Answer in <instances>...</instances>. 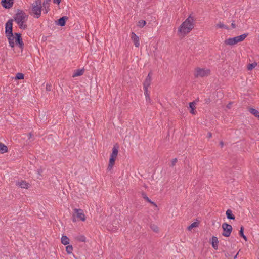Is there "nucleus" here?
<instances>
[{
	"instance_id": "obj_1",
	"label": "nucleus",
	"mask_w": 259,
	"mask_h": 259,
	"mask_svg": "<svg viewBox=\"0 0 259 259\" xmlns=\"http://www.w3.org/2000/svg\"><path fill=\"white\" fill-rule=\"evenodd\" d=\"M194 21L193 17L190 15L180 26L179 32L184 34L190 32L194 27Z\"/></svg>"
},
{
	"instance_id": "obj_2",
	"label": "nucleus",
	"mask_w": 259,
	"mask_h": 259,
	"mask_svg": "<svg viewBox=\"0 0 259 259\" xmlns=\"http://www.w3.org/2000/svg\"><path fill=\"white\" fill-rule=\"evenodd\" d=\"M5 33L7 37L10 46L14 47V37L13 33V19H9L5 25Z\"/></svg>"
},
{
	"instance_id": "obj_3",
	"label": "nucleus",
	"mask_w": 259,
	"mask_h": 259,
	"mask_svg": "<svg viewBox=\"0 0 259 259\" xmlns=\"http://www.w3.org/2000/svg\"><path fill=\"white\" fill-rule=\"evenodd\" d=\"M248 34L244 33L241 35L232 38H229L224 41V43L227 45L232 46L239 42H241L247 36Z\"/></svg>"
},
{
	"instance_id": "obj_4",
	"label": "nucleus",
	"mask_w": 259,
	"mask_h": 259,
	"mask_svg": "<svg viewBox=\"0 0 259 259\" xmlns=\"http://www.w3.org/2000/svg\"><path fill=\"white\" fill-rule=\"evenodd\" d=\"M28 16L22 10H19L14 17V20L17 24L25 22Z\"/></svg>"
},
{
	"instance_id": "obj_5",
	"label": "nucleus",
	"mask_w": 259,
	"mask_h": 259,
	"mask_svg": "<svg viewBox=\"0 0 259 259\" xmlns=\"http://www.w3.org/2000/svg\"><path fill=\"white\" fill-rule=\"evenodd\" d=\"M41 2L35 1L32 4V12L37 18H38L41 15Z\"/></svg>"
},
{
	"instance_id": "obj_6",
	"label": "nucleus",
	"mask_w": 259,
	"mask_h": 259,
	"mask_svg": "<svg viewBox=\"0 0 259 259\" xmlns=\"http://www.w3.org/2000/svg\"><path fill=\"white\" fill-rule=\"evenodd\" d=\"M210 73V69L198 67L195 69L194 76L196 78L203 77L209 75Z\"/></svg>"
},
{
	"instance_id": "obj_7",
	"label": "nucleus",
	"mask_w": 259,
	"mask_h": 259,
	"mask_svg": "<svg viewBox=\"0 0 259 259\" xmlns=\"http://www.w3.org/2000/svg\"><path fill=\"white\" fill-rule=\"evenodd\" d=\"M222 227L223 230L222 235L225 237L230 236L232 231V226L226 223H224L222 224Z\"/></svg>"
},
{
	"instance_id": "obj_8",
	"label": "nucleus",
	"mask_w": 259,
	"mask_h": 259,
	"mask_svg": "<svg viewBox=\"0 0 259 259\" xmlns=\"http://www.w3.org/2000/svg\"><path fill=\"white\" fill-rule=\"evenodd\" d=\"M73 215L76 216L77 218L79 219L82 221L85 220V215L83 210L81 209L74 208Z\"/></svg>"
},
{
	"instance_id": "obj_9",
	"label": "nucleus",
	"mask_w": 259,
	"mask_h": 259,
	"mask_svg": "<svg viewBox=\"0 0 259 259\" xmlns=\"http://www.w3.org/2000/svg\"><path fill=\"white\" fill-rule=\"evenodd\" d=\"M15 35L16 37H14V39H15L16 44L19 45L20 49H23L24 48V43L21 37V34L19 33H15Z\"/></svg>"
},
{
	"instance_id": "obj_10",
	"label": "nucleus",
	"mask_w": 259,
	"mask_h": 259,
	"mask_svg": "<svg viewBox=\"0 0 259 259\" xmlns=\"http://www.w3.org/2000/svg\"><path fill=\"white\" fill-rule=\"evenodd\" d=\"M14 0H2L1 2L2 5L6 9H9L11 8L14 4Z\"/></svg>"
},
{
	"instance_id": "obj_11",
	"label": "nucleus",
	"mask_w": 259,
	"mask_h": 259,
	"mask_svg": "<svg viewBox=\"0 0 259 259\" xmlns=\"http://www.w3.org/2000/svg\"><path fill=\"white\" fill-rule=\"evenodd\" d=\"M152 73L150 72L148 73L145 80L143 83V88H148L151 82Z\"/></svg>"
},
{
	"instance_id": "obj_12",
	"label": "nucleus",
	"mask_w": 259,
	"mask_h": 259,
	"mask_svg": "<svg viewBox=\"0 0 259 259\" xmlns=\"http://www.w3.org/2000/svg\"><path fill=\"white\" fill-rule=\"evenodd\" d=\"M131 39L135 47H138L140 45L139 37L134 32L131 33Z\"/></svg>"
},
{
	"instance_id": "obj_13",
	"label": "nucleus",
	"mask_w": 259,
	"mask_h": 259,
	"mask_svg": "<svg viewBox=\"0 0 259 259\" xmlns=\"http://www.w3.org/2000/svg\"><path fill=\"white\" fill-rule=\"evenodd\" d=\"M67 19L68 17L67 16L62 17L57 20L56 24L60 26H64Z\"/></svg>"
},
{
	"instance_id": "obj_14",
	"label": "nucleus",
	"mask_w": 259,
	"mask_h": 259,
	"mask_svg": "<svg viewBox=\"0 0 259 259\" xmlns=\"http://www.w3.org/2000/svg\"><path fill=\"white\" fill-rule=\"evenodd\" d=\"M16 185L22 188L25 189H28L29 186V184L25 181H18L16 182Z\"/></svg>"
},
{
	"instance_id": "obj_15",
	"label": "nucleus",
	"mask_w": 259,
	"mask_h": 259,
	"mask_svg": "<svg viewBox=\"0 0 259 259\" xmlns=\"http://www.w3.org/2000/svg\"><path fill=\"white\" fill-rule=\"evenodd\" d=\"M115 160H116V158L110 157V159H109L108 166L107 167L108 171H109L112 169L113 167L115 164Z\"/></svg>"
},
{
	"instance_id": "obj_16",
	"label": "nucleus",
	"mask_w": 259,
	"mask_h": 259,
	"mask_svg": "<svg viewBox=\"0 0 259 259\" xmlns=\"http://www.w3.org/2000/svg\"><path fill=\"white\" fill-rule=\"evenodd\" d=\"M119 146L117 145L114 146L112 149V152L110 155V157L116 158L117 156L118 153Z\"/></svg>"
},
{
	"instance_id": "obj_17",
	"label": "nucleus",
	"mask_w": 259,
	"mask_h": 259,
	"mask_svg": "<svg viewBox=\"0 0 259 259\" xmlns=\"http://www.w3.org/2000/svg\"><path fill=\"white\" fill-rule=\"evenodd\" d=\"M212 241V247L215 249L217 250L218 248V244L219 243L218 239L215 236H213L211 238Z\"/></svg>"
},
{
	"instance_id": "obj_18",
	"label": "nucleus",
	"mask_w": 259,
	"mask_h": 259,
	"mask_svg": "<svg viewBox=\"0 0 259 259\" xmlns=\"http://www.w3.org/2000/svg\"><path fill=\"white\" fill-rule=\"evenodd\" d=\"M226 214L227 219L230 220H235V217L232 213V211L231 209H228L226 212Z\"/></svg>"
},
{
	"instance_id": "obj_19",
	"label": "nucleus",
	"mask_w": 259,
	"mask_h": 259,
	"mask_svg": "<svg viewBox=\"0 0 259 259\" xmlns=\"http://www.w3.org/2000/svg\"><path fill=\"white\" fill-rule=\"evenodd\" d=\"M61 243L65 245H68L69 243V239L65 235H63L61 237Z\"/></svg>"
},
{
	"instance_id": "obj_20",
	"label": "nucleus",
	"mask_w": 259,
	"mask_h": 259,
	"mask_svg": "<svg viewBox=\"0 0 259 259\" xmlns=\"http://www.w3.org/2000/svg\"><path fill=\"white\" fill-rule=\"evenodd\" d=\"M195 104H196V102L195 101H193L192 102H190L189 103V107L190 108H191V111H190V113H192V114H195Z\"/></svg>"
},
{
	"instance_id": "obj_21",
	"label": "nucleus",
	"mask_w": 259,
	"mask_h": 259,
	"mask_svg": "<svg viewBox=\"0 0 259 259\" xmlns=\"http://www.w3.org/2000/svg\"><path fill=\"white\" fill-rule=\"evenodd\" d=\"M84 72L83 69H77L75 71L74 73H73L72 76L73 77L79 76L83 74Z\"/></svg>"
},
{
	"instance_id": "obj_22",
	"label": "nucleus",
	"mask_w": 259,
	"mask_h": 259,
	"mask_svg": "<svg viewBox=\"0 0 259 259\" xmlns=\"http://www.w3.org/2000/svg\"><path fill=\"white\" fill-rule=\"evenodd\" d=\"M249 111L253 114L255 117L259 118V112L255 109L250 108L249 109Z\"/></svg>"
},
{
	"instance_id": "obj_23",
	"label": "nucleus",
	"mask_w": 259,
	"mask_h": 259,
	"mask_svg": "<svg viewBox=\"0 0 259 259\" xmlns=\"http://www.w3.org/2000/svg\"><path fill=\"white\" fill-rule=\"evenodd\" d=\"M8 151V147L2 143L0 142V152L4 153Z\"/></svg>"
},
{
	"instance_id": "obj_24",
	"label": "nucleus",
	"mask_w": 259,
	"mask_h": 259,
	"mask_svg": "<svg viewBox=\"0 0 259 259\" xmlns=\"http://www.w3.org/2000/svg\"><path fill=\"white\" fill-rule=\"evenodd\" d=\"M51 0H45L43 2V7L45 8V13H47L48 11L49 2Z\"/></svg>"
},
{
	"instance_id": "obj_25",
	"label": "nucleus",
	"mask_w": 259,
	"mask_h": 259,
	"mask_svg": "<svg viewBox=\"0 0 259 259\" xmlns=\"http://www.w3.org/2000/svg\"><path fill=\"white\" fill-rule=\"evenodd\" d=\"M244 228L242 226H241L240 227V230H239V235L242 237L245 241H247V237L244 235Z\"/></svg>"
},
{
	"instance_id": "obj_26",
	"label": "nucleus",
	"mask_w": 259,
	"mask_h": 259,
	"mask_svg": "<svg viewBox=\"0 0 259 259\" xmlns=\"http://www.w3.org/2000/svg\"><path fill=\"white\" fill-rule=\"evenodd\" d=\"M216 27L219 28H224L225 29H229V28L226 25H224L223 23L219 22L216 25Z\"/></svg>"
},
{
	"instance_id": "obj_27",
	"label": "nucleus",
	"mask_w": 259,
	"mask_h": 259,
	"mask_svg": "<svg viewBox=\"0 0 259 259\" xmlns=\"http://www.w3.org/2000/svg\"><path fill=\"white\" fill-rule=\"evenodd\" d=\"M76 240L82 242H84L86 241V237L83 235H79L76 237Z\"/></svg>"
},
{
	"instance_id": "obj_28",
	"label": "nucleus",
	"mask_w": 259,
	"mask_h": 259,
	"mask_svg": "<svg viewBox=\"0 0 259 259\" xmlns=\"http://www.w3.org/2000/svg\"><path fill=\"white\" fill-rule=\"evenodd\" d=\"M257 65V63L256 62H254L251 64H249L247 66V69L248 70H251L253 68H254Z\"/></svg>"
},
{
	"instance_id": "obj_29",
	"label": "nucleus",
	"mask_w": 259,
	"mask_h": 259,
	"mask_svg": "<svg viewBox=\"0 0 259 259\" xmlns=\"http://www.w3.org/2000/svg\"><path fill=\"white\" fill-rule=\"evenodd\" d=\"M198 224L199 223L197 222H193L188 227V230L190 231L193 228L197 227L198 226Z\"/></svg>"
},
{
	"instance_id": "obj_30",
	"label": "nucleus",
	"mask_w": 259,
	"mask_h": 259,
	"mask_svg": "<svg viewBox=\"0 0 259 259\" xmlns=\"http://www.w3.org/2000/svg\"><path fill=\"white\" fill-rule=\"evenodd\" d=\"M24 74L21 73H18L16 74V75L15 76V79L17 80H20L23 79L24 78Z\"/></svg>"
},
{
	"instance_id": "obj_31",
	"label": "nucleus",
	"mask_w": 259,
	"mask_h": 259,
	"mask_svg": "<svg viewBox=\"0 0 259 259\" xmlns=\"http://www.w3.org/2000/svg\"><path fill=\"white\" fill-rule=\"evenodd\" d=\"M73 250V247L72 245H68L66 247V251L69 254H71Z\"/></svg>"
},
{
	"instance_id": "obj_32",
	"label": "nucleus",
	"mask_w": 259,
	"mask_h": 259,
	"mask_svg": "<svg viewBox=\"0 0 259 259\" xmlns=\"http://www.w3.org/2000/svg\"><path fill=\"white\" fill-rule=\"evenodd\" d=\"M20 28L22 29H26L27 28V25L25 24V22H21L19 24H18Z\"/></svg>"
},
{
	"instance_id": "obj_33",
	"label": "nucleus",
	"mask_w": 259,
	"mask_h": 259,
	"mask_svg": "<svg viewBox=\"0 0 259 259\" xmlns=\"http://www.w3.org/2000/svg\"><path fill=\"white\" fill-rule=\"evenodd\" d=\"M150 228L154 231V232H157L158 231V227L156 225H154V224H151L150 226Z\"/></svg>"
},
{
	"instance_id": "obj_34",
	"label": "nucleus",
	"mask_w": 259,
	"mask_h": 259,
	"mask_svg": "<svg viewBox=\"0 0 259 259\" xmlns=\"http://www.w3.org/2000/svg\"><path fill=\"white\" fill-rule=\"evenodd\" d=\"M146 22L145 20H140L138 22V26L139 27L142 28V27H143L146 25Z\"/></svg>"
},
{
	"instance_id": "obj_35",
	"label": "nucleus",
	"mask_w": 259,
	"mask_h": 259,
	"mask_svg": "<svg viewBox=\"0 0 259 259\" xmlns=\"http://www.w3.org/2000/svg\"><path fill=\"white\" fill-rule=\"evenodd\" d=\"M143 198L147 202H150V199L147 196L145 193L142 194Z\"/></svg>"
},
{
	"instance_id": "obj_36",
	"label": "nucleus",
	"mask_w": 259,
	"mask_h": 259,
	"mask_svg": "<svg viewBox=\"0 0 259 259\" xmlns=\"http://www.w3.org/2000/svg\"><path fill=\"white\" fill-rule=\"evenodd\" d=\"M178 159L177 158H174L171 160V163L170 166L173 167L175 165L176 163L177 162Z\"/></svg>"
},
{
	"instance_id": "obj_37",
	"label": "nucleus",
	"mask_w": 259,
	"mask_h": 259,
	"mask_svg": "<svg viewBox=\"0 0 259 259\" xmlns=\"http://www.w3.org/2000/svg\"><path fill=\"white\" fill-rule=\"evenodd\" d=\"M46 89L47 91H50L52 90L51 84L47 83L46 85Z\"/></svg>"
},
{
	"instance_id": "obj_38",
	"label": "nucleus",
	"mask_w": 259,
	"mask_h": 259,
	"mask_svg": "<svg viewBox=\"0 0 259 259\" xmlns=\"http://www.w3.org/2000/svg\"><path fill=\"white\" fill-rule=\"evenodd\" d=\"M144 88V94L145 95V97L146 96H149V94L148 93V88Z\"/></svg>"
},
{
	"instance_id": "obj_39",
	"label": "nucleus",
	"mask_w": 259,
	"mask_h": 259,
	"mask_svg": "<svg viewBox=\"0 0 259 259\" xmlns=\"http://www.w3.org/2000/svg\"><path fill=\"white\" fill-rule=\"evenodd\" d=\"M61 0H53V3L55 4H59Z\"/></svg>"
},
{
	"instance_id": "obj_40",
	"label": "nucleus",
	"mask_w": 259,
	"mask_h": 259,
	"mask_svg": "<svg viewBox=\"0 0 259 259\" xmlns=\"http://www.w3.org/2000/svg\"><path fill=\"white\" fill-rule=\"evenodd\" d=\"M231 26L233 28H235L236 27V25L234 23V21H233L231 23Z\"/></svg>"
},
{
	"instance_id": "obj_41",
	"label": "nucleus",
	"mask_w": 259,
	"mask_h": 259,
	"mask_svg": "<svg viewBox=\"0 0 259 259\" xmlns=\"http://www.w3.org/2000/svg\"><path fill=\"white\" fill-rule=\"evenodd\" d=\"M37 172L39 175H41L42 172V170L41 169H39L37 170Z\"/></svg>"
},
{
	"instance_id": "obj_42",
	"label": "nucleus",
	"mask_w": 259,
	"mask_h": 259,
	"mask_svg": "<svg viewBox=\"0 0 259 259\" xmlns=\"http://www.w3.org/2000/svg\"><path fill=\"white\" fill-rule=\"evenodd\" d=\"M146 101L147 102H150V96H148V97L147 96H146Z\"/></svg>"
},
{
	"instance_id": "obj_43",
	"label": "nucleus",
	"mask_w": 259,
	"mask_h": 259,
	"mask_svg": "<svg viewBox=\"0 0 259 259\" xmlns=\"http://www.w3.org/2000/svg\"><path fill=\"white\" fill-rule=\"evenodd\" d=\"M149 203L153 204V205L155 206L156 207H157V205L156 204V203L153 201H152L151 200H150V202H148Z\"/></svg>"
},
{
	"instance_id": "obj_44",
	"label": "nucleus",
	"mask_w": 259,
	"mask_h": 259,
	"mask_svg": "<svg viewBox=\"0 0 259 259\" xmlns=\"http://www.w3.org/2000/svg\"><path fill=\"white\" fill-rule=\"evenodd\" d=\"M219 145L220 146H221V147H223V146H224V143L223 141H221L219 143Z\"/></svg>"
},
{
	"instance_id": "obj_45",
	"label": "nucleus",
	"mask_w": 259,
	"mask_h": 259,
	"mask_svg": "<svg viewBox=\"0 0 259 259\" xmlns=\"http://www.w3.org/2000/svg\"><path fill=\"white\" fill-rule=\"evenodd\" d=\"M205 103H209V102H210V99H209V98H208V99H206L205 100Z\"/></svg>"
},
{
	"instance_id": "obj_46",
	"label": "nucleus",
	"mask_w": 259,
	"mask_h": 259,
	"mask_svg": "<svg viewBox=\"0 0 259 259\" xmlns=\"http://www.w3.org/2000/svg\"><path fill=\"white\" fill-rule=\"evenodd\" d=\"M32 135H33L31 133H29V134L28 135V139H30L31 138V137L32 136Z\"/></svg>"
},
{
	"instance_id": "obj_47",
	"label": "nucleus",
	"mask_w": 259,
	"mask_h": 259,
	"mask_svg": "<svg viewBox=\"0 0 259 259\" xmlns=\"http://www.w3.org/2000/svg\"><path fill=\"white\" fill-rule=\"evenodd\" d=\"M212 137V134L211 133H208V137L209 138H211Z\"/></svg>"
},
{
	"instance_id": "obj_48",
	"label": "nucleus",
	"mask_w": 259,
	"mask_h": 259,
	"mask_svg": "<svg viewBox=\"0 0 259 259\" xmlns=\"http://www.w3.org/2000/svg\"><path fill=\"white\" fill-rule=\"evenodd\" d=\"M198 100H199V99L198 98L197 99L195 100L194 101H195L196 103L197 102H198Z\"/></svg>"
},
{
	"instance_id": "obj_49",
	"label": "nucleus",
	"mask_w": 259,
	"mask_h": 259,
	"mask_svg": "<svg viewBox=\"0 0 259 259\" xmlns=\"http://www.w3.org/2000/svg\"><path fill=\"white\" fill-rule=\"evenodd\" d=\"M237 254H238V253L234 256V259H235L236 258Z\"/></svg>"
},
{
	"instance_id": "obj_50",
	"label": "nucleus",
	"mask_w": 259,
	"mask_h": 259,
	"mask_svg": "<svg viewBox=\"0 0 259 259\" xmlns=\"http://www.w3.org/2000/svg\"><path fill=\"white\" fill-rule=\"evenodd\" d=\"M35 1H39V2H41V0H36Z\"/></svg>"
},
{
	"instance_id": "obj_51",
	"label": "nucleus",
	"mask_w": 259,
	"mask_h": 259,
	"mask_svg": "<svg viewBox=\"0 0 259 259\" xmlns=\"http://www.w3.org/2000/svg\"><path fill=\"white\" fill-rule=\"evenodd\" d=\"M258 40H259V35L258 36Z\"/></svg>"
}]
</instances>
